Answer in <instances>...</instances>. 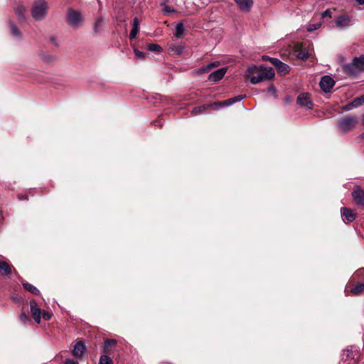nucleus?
<instances>
[{
	"label": "nucleus",
	"mask_w": 364,
	"mask_h": 364,
	"mask_svg": "<svg viewBox=\"0 0 364 364\" xmlns=\"http://www.w3.org/2000/svg\"><path fill=\"white\" fill-rule=\"evenodd\" d=\"M351 196L356 205L364 208V190L360 186H353Z\"/></svg>",
	"instance_id": "nucleus-5"
},
{
	"label": "nucleus",
	"mask_w": 364,
	"mask_h": 364,
	"mask_svg": "<svg viewBox=\"0 0 364 364\" xmlns=\"http://www.w3.org/2000/svg\"><path fill=\"white\" fill-rule=\"evenodd\" d=\"M64 364H79V363L72 359H66L65 360Z\"/></svg>",
	"instance_id": "nucleus-40"
},
{
	"label": "nucleus",
	"mask_w": 364,
	"mask_h": 364,
	"mask_svg": "<svg viewBox=\"0 0 364 364\" xmlns=\"http://www.w3.org/2000/svg\"><path fill=\"white\" fill-rule=\"evenodd\" d=\"M269 58H271L270 57H268V56H263V59H265V60H269Z\"/></svg>",
	"instance_id": "nucleus-44"
},
{
	"label": "nucleus",
	"mask_w": 364,
	"mask_h": 364,
	"mask_svg": "<svg viewBox=\"0 0 364 364\" xmlns=\"http://www.w3.org/2000/svg\"><path fill=\"white\" fill-rule=\"evenodd\" d=\"M354 107L353 106V104L352 102L346 105L344 107H343V109L346 110V111H348V110H350L352 108H353Z\"/></svg>",
	"instance_id": "nucleus-41"
},
{
	"label": "nucleus",
	"mask_w": 364,
	"mask_h": 364,
	"mask_svg": "<svg viewBox=\"0 0 364 364\" xmlns=\"http://www.w3.org/2000/svg\"><path fill=\"white\" fill-rule=\"evenodd\" d=\"M227 70L226 68H222L214 71L209 75L208 80L213 82L220 81L225 75Z\"/></svg>",
	"instance_id": "nucleus-12"
},
{
	"label": "nucleus",
	"mask_w": 364,
	"mask_h": 364,
	"mask_svg": "<svg viewBox=\"0 0 364 364\" xmlns=\"http://www.w3.org/2000/svg\"><path fill=\"white\" fill-rule=\"evenodd\" d=\"M102 23L103 20L101 17H99L96 19L93 27L94 31L95 33H99L101 31Z\"/></svg>",
	"instance_id": "nucleus-30"
},
{
	"label": "nucleus",
	"mask_w": 364,
	"mask_h": 364,
	"mask_svg": "<svg viewBox=\"0 0 364 364\" xmlns=\"http://www.w3.org/2000/svg\"><path fill=\"white\" fill-rule=\"evenodd\" d=\"M210 109H215V107H213V104H206V105H201L199 107H194L192 110V114L197 115V114H201Z\"/></svg>",
	"instance_id": "nucleus-21"
},
{
	"label": "nucleus",
	"mask_w": 364,
	"mask_h": 364,
	"mask_svg": "<svg viewBox=\"0 0 364 364\" xmlns=\"http://www.w3.org/2000/svg\"><path fill=\"white\" fill-rule=\"evenodd\" d=\"M354 107L361 105L364 102V96L357 97L351 102Z\"/></svg>",
	"instance_id": "nucleus-33"
},
{
	"label": "nucleus",
	"mask_w": 364,
	"mask_h": 364,
	"mask_svg": "<svg viewBox=\"0 0 364 364\" xmlns=\"http://www.w3.org/2000/svg\"><path fill=\"white\" fill-rule=\"evenodd\" d=\"M296 55L299 59L305 60L309 58V53L306 50L299 49V50H296Z\"/></svg>",
	"instance_id": "nucleus-27"
},
{
	"label": "nucleus",
	"mask_w": 364,
	"mask_h": 364,
	"mask_svg": "<svg viewBox=\"0 0 364 364\" xmlns=\"http://www.w3.org/2000/svg\"><path fill=\"white\" fill-rule=\"evenodd\" d=\"M343 70L348 75H355L364 71V55L355 57L350 63L343 65Z\"/></svg>",
	"instance_id": "nucleus-2"
},
{
	"label": "nucleus",
	"mask_w": 364,
	"mask_h": 364,
	"mask_svg": "<svg viewBox=\"0 0 364 364\" xmlns=\"http://www.w3.org/2000/svg\"><path fill=\"white\" fill-rule=\"evenodd\" d=\"M233 105V102L232 98H230L228 100L222 101V102H215L213 103V107H215V109H217L218 107H225V106H230Z\"/></svg>",
	"instance_id": "nucleus-26"
},
{
	"label": "nucleus",
	"mask_w": 364,
	"mask_h": 364,
	"mask_svg": "<svg viewBox=\"0 0 364 364\" xmlns=\"http://www.w3.org/2000/svg\"><path fill=\"white\" fill-rule=\"evenodd\" d=\"M48 9V3L45 0L36 1L31 7V13L36 21L43 20L47 15Z\"/></svg>",
	"instance_id": "nucleus-3"
},
{
	"label": "nucleus",
	"mask_w": 364,
	"mask_h": 364,
	"mask_svg": "<svg viewBox=\"0 0 364 364\" xmlns=\"http://www.w3.org/2000/svg\"><path fill=\"white\" fill-rule=\"evenodd\" d=\"M363 124H364V114H363Z\"/></svg>",
	"instance_id": "nucleus-45"
},
{
	"label": "nucleus",
	"mask_w": 364,
	"mask_h": 364,
	"mask_svg": "<svg viewBox=\"0 0 364 364\" xmlns=\"http://www.w3.org/2000/svg\"><path fill=\"white\" fill-rule=\"evenodd\" d=\"M326 16H328V17H331V11L330 9H326V11H324L322 14H321V18H324Z\"/></svg>",
	"instance_id": "nucleus-39"
},
{
	"label": "nucleus",
	"mask_w": 364,
	"mask_h": 364,
	"mask_svg": "<svg viewBox=\"0 0 364 364\" xmlns=\"http://www.w3.org/2000/svg\"><path fill=\"white\" fill-rule=\"evenodd\" d=\"M274 71L272 68L252 66L247 69V78L250 79L251 83L257 84L262 81L269 80L274 78Z\"/></svg>",
	"instance_id": "nucleus-1"
},
{
	"label": "nucleus",
	"mask_w": 364,
	"mask_h": 364,
	"mask_svg": "<svg viewBox=\"0 0 364 364\" xmlns=\"http://www.w3.org/2000/svg\"><path fill=\"white\" fill-rule=\"evenodd\" d=\"M321 26V23H309L307 26V31L309 32H312L314 31H316Z\"/></svg>",
	"instance_id": "nucleus-32"
},
{
	"label": "nucleus",
	"mask_w": 364,
	"mask_h": 364,
	"mask_svg": "<svg viewBox=\"0 0 364 364\" xmlns=\"http://www.w3.org/2000/svg\"><path fill=\"white\" fill-rule=\"evenodd\" d=\"M218 65H219V62H218V61H215V62H213V63H209V64H208L207 65L203 66V68H201L200 69V73H208V72H209L212 68H215V67H218Z\"/></svg>",
	"instance_id": "nucleus-28"
},
{
	"label": "nucleus",
	"mask_w": 364,
	"mask_h": 364,
	"mask_svg": "<svg viewBox=\"0 0 364 364\" xmlns=\"http://www.w3.org/2000/svg\"><path fill=\"white\" fill-rule=\"evenodd\" d=\"M183 33H184L183 23L182 22H179L176 26L174 36L177 38H181L183 37Z\"/></svg>",
	"instance_id": "nucleus-22"
},
{
	"label": "nucleus",
	"mask_w": 364,
	"mask_h": 364,
	"mask_svg": "<svg viewBox=\"0 0 364 364\" xmlns=\"http://www.w3.org/2000/svg\"><path fill=\"white\" fill-rule=\"evenodd\" d=\"M358 122V120L355 116L348 115L340 119L337 122V126L341 132L346 133L351 131Z\"/></svg>",
	"instance_id": "nucleus-4"
},
{
	"label": "nucleus",
	"mask_w": 364,
	"mask_h": 364,
	"mask_svg": "<svg viewBox=\"0 0 364 364\" xmlns=\"http://www.w3.org/2000/svg\"><path fill=\"white\" fill-rule=\"evenodd\" d=\"M240 10L243 12H249L252 7L253 0H235Z\"/></svg>",
	"instance_id": "nucleus-14"
},
{
	"label": "nucleus",
	"mask_w": 364,
	"mask_h": 364,
	"mask_svg": "<svg viewBox=\"0 0 364 364\" xmlns=\"http://www.w3.org/2000/svg\"><path fill=\"white\" fill-rule=\"evenodd\" d=\"M22 285L26 291H28L35 295H38L40 294V291L35 286H33V284H31L30 283L25 282V283H23Z\"/></svg>",
	"instance_id": "nucleus-23"
},
{
	"label": "nucleus",
	"mask_w": 364,
	"mask_h": 364,
	"mask_svg": "<svg viewBox=\"0 0 364 364\" xmlns=\"http://www.w3.org/2000/svg\"><path fill=\"white\" fill-rule=\"evenodd\" d=\"M349 291L353 295H358L359 294L364 291V284L360 283L355 285L350 289Z\"/></svg>",
	"instance_id": "nucleus-24"
},
{
	"label": "nucleus",
	"mask_w": 364,
	"mask_h": 364,
	"mask_svg": "<svg viewBox=\"0 0 364 364\" xmlns=\"http://www.w3.org/2000/svg\"><path fill=\"white\" fill-rule=\"evenodd\" d=\"M296 103L307 109H312L314 107V103L310 98V95L307 92L299 94L296 98Z\"/></svg>",
	"instance_id": "nucleus-8"
},
{
	"label": "nucleus",
	"mask_w": 364,
	"mask_h": 364,
	"mask_svg": "<svg viewBox=\"0 0 364 364\" xmlns=\"http://www.w3.org/2000/svg\"><path fill=\"white\" fill-rule=\"evenodd\" d=\"M19 317L20 320L23 323H26L27 322L31 321L29 316L25 312H21Z\"/></svg>",
	"instance_id": "nucleus-35"
},
{
	"label": "nucleus",
	"mask_w": 364,
	"mask_h": 364,
	"mask_svg": "<svg viewBox=\"0 0 364 364\" xmlns=\"http://www.w3.org/2000/svg\"><path fill=\"white\" fill-rule=\"evenodd\" d=\"M342 359L345 362H351L356 363L358 362V353L352 350H346L342 355Z\"/></svg>",
	"instance_id": "nucleus-13"
},
{
	"label": "nucleus",
	"mask_w": 364,
	"mask_h": 364,
	"mask_svg": "<svg viewBox=\"0 0 364 364\" xmlns=\"http://www.w3.org/2000/svg\"><path fill=\"white\" fill-rule=\"evenodd\" d=\"M341 213L342 216L344 218L343 221L346 223H349L355 220L356 218V214L353 213V211L348 208L346 207H343L341 208Z\"/></svg>",
	"instance_id": "nucleus-11"
},
{
	"label": "nucleus",
	"mask_w": 364,
	"mask_h": 364,
	"mask_svg": "<svg viewBox=\"0 0 364 364\" xmlns=\"http://www.w3.org/2000/svg\"><path fill=\"white\" fill-rule=\"evenodd\" d=\"M319 85L324 92L328 93L335 85V81L331 76L325 75L321 77Z\"/></svg>",
	"instance_id": "nucleus-7"
},
{
	"label": "nucleus",
	"mask_w": 364,
	"mask_h": 364,
	"mask_svg": "<svg viewBox=\"0 0 364 364\" xmlns=\"http://www.w3.org/2000/svg\"><path fill=\"white\" fill-rule=\"evenodd\" d=\"M31 313L33 318L37 323L41 322V309L38 307L36 300H31L30 301Z\"/></svg>",
	"instance_id": "nucleus-9"
},
{
	"label": "nucleus",
	"mask_w": 364,
	"mask_h": 364,
	"mask_svg": "<svg viewBox=\"0 0 364 364\" xmlns=\"http://www.w3.org/2000/svg\"><path fill=\"white\" fill-rule=\"evenodd\" d=\"M9 24L11 28V34L15 37L21 38V33L18 27L11 21H9Z\"/></svg>",
	"instance_id": "nucleus-25"
},
{
	"label": "nucleus",
	"mask_w": 364,
	"mask_h": 364,
	"mask_svg": "<svg viewBox=\"0 0 364 364\" xmlns=\"http://www.w3.org/2000/svg\"><path fill=\"white\" fill-rule=\"evenodd\" d=\"M246 96L245 95H239L237 96H235L234 97H232L233 104L237 102H240Z\"/></svg>",
	"instance_id": "nucleus-38"
},
{
	"label": "nucleus",
	"mask_w": 364,
	"mask_h": 364,
	"mask_svg": "<svg viewBox=\"0 0 364 364\" xmlns=\"http://www.w3.org/2000/svg\"><path fill=\"white\" fill-rule=\"evenodd\" d=\"M12 266L7 262L0 260V275L10 277L11 275Z\"/></svg>",
	"instance_id": "nucleus-16"
},
{
	"label": "nucleus",
	"mask_w": 364,
	"mask_h": 364,
	"mask_svg": "<svg viewBox=\"0 0 364 364\" xmlns=\"http://www.w3.org/2000/svg\"><path fill=\"white\" fill-rule=\"evenodd\" d=\"M140 21L137 17H135L132 22V28L129 33V38L131 40L135 38L139 31Z\"/></svg>",
	"instance_id": "nucleus-20"
},
{
	"label": "nucleus",
	"mask_w": 364,
	"mask_h": 364,
	"mask_svg": "<svg viewBox=\"0 0 364 364\" xmlns=\"http://www.w3.org/2000/svg\"><path fill=\"white\" fill-rule=\"evenodd\" d=\"M350 24V18L348 15H341L336 21V25L339 28H345Z\"/></svg>",
	"instance_id": "nucleus-17"
},
{
	"label": "nucleus",
	"mask_w": 364,
	"mask_h": 364,
	"mask_svg": "<svg viewBox=\"0 0 364 364\" xmlns=\"http://www.w3.org/2000/svg\"><path fill=\"white\" fill-rule=\"evenodd\" d=\"M99 364H114V363L107 355H102L100 358Z\"/></svg>",
	"instance_id": "nucleus-31"
},
{
	"label": "nucleus",
	"mask_w": 364,
	"mask_h": 364,
	"mask_svg": "<svg viewBox=\"0 0 364 364\" xmlns=\"http://www.w3.org/2000/svg\"><path fill=\"white\" fill-rule=\"evenodd\" d=\"M41 316H42L43 318L46 321H48L51 318V314L46 311H42Z\"/></svg>",
	"instance_id": "nucleus-37"
},
{
	"label": "nucleus",
	"mask_w": 364,
	"mask_h": 364,
	"mask_svg": "<svg viewBox=\"0 0 364 364\" xmlns=\"http://www.w3.org/2000/svg\"><path fill=\"white\" fill-rule=\"evenodd\" d=\"M154 123L156 126L161 127V124L159 123V122H155Z\"/></svg>",
	"instance_id": "nucleus-43"
},
{
	"label": "nucleus",
	"mask_w": 364,
	"mask_h": 364,
	"mask_svg": "<svg viewBox=\"0 0 364 364\" xmlns=\"http://www.w3.org/2000/svg\"><path fill=\"white\" fill-rule=\"evenodd\" d=\"M162 6H164L163 11L166 14L176 12L175 9L168 5L162 4Z\"/></svg>",
	"instance_id": "nucleus-34"
},
{
	"label": "nucleus",
	"mask_w": 364,
	"mask_h": 364,
	"mask_svg": "<svg viewBox=\"0 0 364 364\" xmlns=\"http://www.w3.org/2000/svg\"><path fill=\"white\" fill-rule=\"evenodd\" d=\"M117 344V341L115 339L107 338L104 341V352L106 354H110L112 349L114 348Z\"/></svg>",
	"instance_id": "nucleus-18"
},
{
	"label": "nucleus",
	"mask_w": 364,
	"mask_h": 364,
	"mask_svg": "<svg viewBox=\"0 0 364 364\" xmlns=\"http://www.w3.org/2000/svg\"><path fill=\"white\" fill-rule=\"evenodd\" d=\"M134 53L135 54V56L138 59H143L145 57V53L142 51H140L138 49H134Z\"/></svg>",
	"instance_id": "nucleus-36"
},
{
	"label": "nucleus",
	"mask_w": 364,
	"mask_h": 364,
	"mask_svg": "<svg viewBox=\"0 0 364 364\" xmlns=\"http://www.w3.org/2000/svg\"><path fill=\"white\" fill-rule=\"evenodd\" d=\"M14 11L20 21H24L26 20V8L23 5H17L14 8Z\"/></svg>",
	"instance_id": "nucleus-19"
},
{
	"label": "nucleus",
	"mask_w": 364,
	"mask_h": 364,
	"mask_svg": "<svg viewBox=\"0 0 364 364\" xmlns=\"http://www.w3.org/2000/svg\"><path fill=\"white\" fill-rule=\"evenodd\" d=\"M359 5L364 4V0H355Z\"/></svg>",
	"instance_id": "nucleus-42"
},
{
	"label": "nucleus",
	"mask_w": 364,
	"mask_h": 364,
	"mask_svg": "<svg viewBox=\"0 0 364 364\" xmlns=\"http://www.w3.org/2000/svg\"><path fill=\"white\" fill-rule=\"evenodd\" d=\"M85 349L86 348L84 343L82 341H78L74 346L73 355L77 358H81L85 351Z\"/></svg>",
	"instance_id": "nucleus-15"
},
{
	"label": "nucleus",
	"mask_w": 364,
	"mask_h": 364,
	"mask_svg": "<svg viewBox=\"0 0 364 364\" xmlns=\"http://www.w3.org/2000/svg\"><path fill=\"white\" fill-rule=\"evenodd\" d=\"M82 21V16L80 11L69 8L67 14V21L68 24L77 26Z\"/></svg>",
	"instance_id": "nucleus-6"
},
{
	"label": "nucleus",
	"mask_w": 364,
	"mask_h": 364,
	"mask_svg": "<svg viewBox=\"0 0 364 364\" xmlns=\"http://www.w3.org/2000/svg\"><path fill=\"white\" fill-rule=\"evenodd\" d=\"M147 49L149 51L158 52V53H161L163 50L161 46L156 44V43L148 44Z\"/></svg>",
	"instance_id": "nucleus-29"
},
{
	"label": "nucleus",
	"mask_w": 364,
	"mask_h": 364,
	"mask_svg": "<svg viewBox=\"0 0 364 364\" xmlns=\"http://www.w3.org/2000/svg\"><path fill=\"white\" fill-rule=\"evenodd\" d=\"M269 61L275 66L277 70V72L281 73L282 75H286L289 73V66L282 62L280 60L277 58H269Z\"/></svg>",
	"instance_id": "nucleus-10"
}]
</instances>
